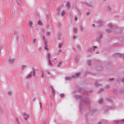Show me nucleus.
I'll list each match as a JSON object with an SVG mask.
<instances>
[{
	"label": "nucleus",
	"instance_id": "1",
	"mask_svg": "<svg viewBox=\"0 0 124 124\" xmlns=\"http://www.w3.org/2000/svg\"><path fill=\"white\" fill-rule=\"evenodd\" d=\"M63 45V43H62L61 42V43H59V46H58V47L59 48H60V49L59 50V52H61V48H62V46Z\"/></svg>",
	"mask_w": 124,
	"mask_h": 124
},
{
	"label": "nucleus",
	"instance_id": "2",
	"mask_svg": "<svg viewBox=\"0 0 124 124\" xmlns=\"http://www.w3.org/2000/svg\"><path fill=\"white\" fill-rule=\"evenodd\" d=\"M80 75V73H76L75 74H74V75L73 76V77H77Z\"/></svg>",
	"mask_w": 124,
	"mask_h": 124
},
{
	"label": "nucleus",
	"instance_id": "3",
	"mask_svg": "<svg viewBox=\"0 0 124 124\" xmlns=\"http://www.w3.org/2000/svg\"><path fill=\"white\" fill-rule=\"evenodd\" d=\"M24 116L25 118V120H26L28 117V116L26 113H24Z\"/></svg>",
	"mask_w": 124,
	"mask_h": 124
},
{
	"label": "nucleus",
	"instance_id": "4",
	"mask_svg": "<svg viewBox=\"0 0 124 124\" xmlns=\"http://www.w3.org/2000/svg\"><path fill=\"white\" fill-rule=\"evenodd\" d=\"M73 31L75 33L78 32L77 29L76 27H75L73 28Z\"/></svg>",
	"mask_w": 124,
	"mask_h": 124
},
{
	"label": "nucleus",
	"instance_id": "5",
	"mask_svg": "<svg viewBox=\"0 0 124 124\" xmlns=\"http://www.w3.org/2000/svg\"><path fill=\"white\" fill-rule=\"evenodd\" d=\"M9 62L11 63H12V62H13L15 61L14 59H9Z\"/></svg>",
	"mask_w": 124,
	"mask_h": 124
},
{
	"label": "nucleus",
	"instance_id": "6",
	"mask_svg": "<svg viewBox=\"0 0 124 124\" xmlns=\"http://www.w3.org/2000/svg\"><path fill=\"white\" fill-rule=\"evenodd\" d=\"M71 79V78L70 77H66L65 78V79L66 80H70Z\"/></svg>",
	"mask_w": 124,
	"mask_h": 124
},
{
	"label": "nucleus",
	"instance_id": "7",
	"mask_svg": "<svg viewBox=\"0 0 124 124\" xmlns=\"http://www.w3.org/2000/svg\"><path fill=\"white\" fill-rule=\"evenodd\" d=\"M67 6L68 8H70V4L69 2H68L67 3Z\"/></svg>",
	"mask_w": 124,
	"mask_h": 124
},
{
	"label": "nucleus",
	"instance_id": "8",
	"mask_svg": "<svg viewBox=\"0 0 124 124\" xmlns=\"http://www.w3.org/2000/svg\"><path fill=\"white\" fill-rule=\"evenodd\" d=\"M79 28L81 31H83L84 30V28L82 26L80 25Z\"/></svg>",
	"mask_w": 124,
	"mask_h": 124
},
{
	"label": "nucleus",
	"instance_id": "9",
	"mask_svg": "<svg viewBox=\"0 0 124 124\" xmlns=\"http://www.w3.org/2000/svg\"><path fill=\"white\" fill-rule=\"evenodd\" d=\"M32 24V22L31 21H30L29 22V26L31 27Z\"/></svg>",
	"mask_w": 124,
	"mask_h": 124
},
{
	"label": "nucleus",
	"instance_id": "10",
	"mask_svg": "<svg viewBox=\"0 0 124 124\" xmlns=\"http://www.w3.org/2000/svg\"><path fill=\"white\" fill-rule=\"evenodd\" d=\"M91 13L89 11H87L86 12V14L87 15H89Z\"/></svg>",
	"mask_w": 124,
	"mask_h": 124
},
{
	"label": "nucleus",
	"instance_id": "11",
	"mask_svg": "<svg viewBox=\"0 0 124 124\" xmlns=\"http://www.w3.org/2000/svg\"><path fill=\"white\" fill-rule=\"evenodd\" d=\"M41 72H42V76H41V77L42 78H44V73H43V72L42 70L41 71Z\"/></svg>",
	"mask_w": 124,
	"mask_h": 124
},
{
	"label": "nucleus",
	"instance_id": "12",
	"mask_svg": "<svg viewBox=\"0 0 124 124\" xmlns=\"http://www.w3.org/2000/svg\"><path fill=\"white\" fill-rule=\"evenodd\" d=\"M38 24L39 25H42V23L41 22L39 21H38Z\"/></svg>",
	"mask_w": 124,
	"mask_h": 124
},
{
	"label": "nucleus",
	"instance_id": "13",
	"mask_svg": "<svg viewBox=\"0 0 124 124\" xmlns=\"http://www.w3.org/2000/svg\"><path fill=\"white\" fill-rule=\"evenodd\" d=\"M65 13L64 11H62V12L61 13V15H63V16L64 15H65Z\"/></svg>",
	"mask_w": 124,
	"mask_h": 124
},
{
	"label": "nucleus",
	"instance_id": "14",
	"mask_svg": "<svg viewBox=\"0 0 124 124\" xmlns=\"http://www.w3.org/2000/svg\"><path fill=\"white\" fill-rule=\"evenodd\" d=\"M91 61H87V63L89 65H90L91 64Z\"/></svg>",
	"mask_w": 124,
	"mask_h": 124
},
{
	"label": "nucleus",
	"instance_id": "15",
	"mask_svg": "<svg viewBox=\"0 0 124 124\" xmlns=\"http://www.w3.org/2000/svg\"><path fill=\"white\" fill-rule=\"evenodd\" d=\"M62 62H60L59 64H58V66L59 67H60L61 66V65L62 64Z\"/></svg>",
	"mask_w": 124,
	"mask_h": 124
},
{
	"label": "nucleus",
	"instance_id": "16",
	"mask_svg": "<svg viewBox=\"0 0 124 124\" xmlns=\"http://www.w3.org/2000/svg\"><path fill=\"white\" fill-rule=\"evenodd\" d=\"M117 55H118V57H121L122 56V54H117Z\"/></svg>",
	"mask_w": 124,
	"mask_h": 124
},
{
	"label": "nucleus",
	"instance_id": "17",
	"mask_svg": "<svg viewBox=\"0 0 124 124\" xmlns=\"http://www.w3.org/2000/svg\"><path fill=\"white\" fill-rule=\"evenodd\" d=\"M102 101H103L102 99H101L99 101V103H102Z\"/></svg>",
	"mask_w": 124,
	"mask_h": 124
},
{
	"label": "nucleus",
	"instance_id": "18",
	"mask_svg": "<svg viewBox=\"0 0 124 124\" xmlns=\"http://www.w3.org/2000/svg\"><path fill=\"white\" fill-rule=\"evenodd\" d=\"M31 77V75H29L27 77V78H30Z\"/></svg>",
	"mask_w": 124,
	"mask_h": 124
},
{
	"label": "nucleus",
	"instance_id": "19",
	"mask_svg": "<svg viewBox=\"0 0 124 124\" xmlns=\"http://www.w3.org/2000/svg\"><path fill=\"white\" fill-rule=\"evenodd\" d=\"M52 92L53 94L54 95L56 93L55 92L54 90H53L52 91Z\"/></svg>",
	"mask_w": 124,
	"mask_h": 124
},
{
	"label": "nucleus",
	"instance_id": "20",
	"mask_svg": "<svg viewBox=\"0 0 124 124\" xmlns=\"http://www.w3.org/2000/svg\"><path fill=\"white\" fill-rule=\"evenodd\" d=\"M107 9L108 11H111V9L109 8L108 7L107 8Z\"/></svg>",
	"mask_w": 124,
	"mask_h": 124
},
{
	"label": "nucleus",
	"instance_id": "21",
	"mask_svg": "<svg viewBox=\"0 0 124 124\" xmlns=\"http://www.w3.org/2000/svg\"><path fill=\"white\" fill-rule=\"evenodd\" d=\"M102 34H100V39H101L102 38Z\"/></svg>",
	"mask_w": 124,
	"mask_h": 124
},
{
	"label": "nucleus",
	"instance_id": "22",
	"mask_svg": "<svg viewBox=\"0 0 124 124\" xmlns=\"http://www.w3.org/2000/svg\"><path fill=\"white\" fill-rule=\"evenodd\" d=\"M114 80V79L113 78H111L109 79V81H112V80Z\"/></svg>",
	"mask_w": 124,
	"mask_h": 124
},
{
	"label": "nucleus",
	"instance_id": "23",
	"mask_svg": "<svg viewBox=\"0 0 124 124\" xmlns=\"http://www.w3.org/2000/svg\"><path fill=\"white\" fill-rule=\"evenodd\" d=\"M36 39L35 38L33 39V43H34L36 41Z\"/></svg>",
	"mask_w": 124,
	"mask_h": 124
},
{
	"label": "nucleus",
	"instance_id": "24",
	"mask_svg": "<svg viewBox=\"0 0 124 124\" xmlns=\"http://www.w3.org/2000/svg\"><path fill=\"white\" fill-rule=\"evenodd\" d=\"M45 48L46 49L48 50V48L47 46L46 45H45Z\"/></svg>",
	"mask_w": 124,
	"mask_h": 124
},
{
	"label": "nucleus",
	"instance_id": "25",
	"mask_svg": "<svg viewBox=\"0 0 124 124\" xmlns=\"http://www.w3.org/2000/svg\"><path fill=\"white\" fill-rule=\"evenodd\" d=\"M8 94L9 95H11V92L10 91H9L8 92Z\"/></svg>",
	"mask_w": 124,
	"mask_h": 124
},
{
	"label": "nucleus",
	"instance_id": "26",
	"mask_svg": "<svg viewBox=\"0 0 124 124\" xmlns=\"http://www.w3.org/2000/svg\"><path fill=\"white\" fill-rule=\"evenodd\" d=\"M106 31L108 32H110L111 31L110 30H106Z\"/></svg>",
	"mask_w": 124,
	"mask_h": 124
},
{
	"label": "nucleus",
	"instance_id": "27",
	"mask_svg": "<svg viewBox=\"0 0 124 124\" xmlns=\"http://www.w3.org/2000/svg\"><path fill=\"white\" fill-rule=\"evenodd\" d=\"M50 55L48 53V58H50Z\"/></svg>",
	"mask_w": 124,
	"mask_h": 124
},
{
	"label": "nucleus",
	"instance_id": "28",
	"mask_svg": "<svg viewBox=\"0 0 124 124\" xmlns=\"http://www.w3.org/2000/svg\"><path fill=\"white\" fill-rule=\"evenodd\" d=\"M77 17L76 16H75V21H76L77 20Z\"/></svg>",
	"mask_w": 124,
	"mask_h": 124
},
{
	"label": "nucleus",
	"instance_id": "29",
	"mask_svg": "<svg viewBox=\"0 0 124 124\" xmlns=\"http://www.w3.org/2000/svg\"><path fill=\"white\" fill-rule=\"evenodd\" d=\"M24 67L23 66H22L21 67V69L22 70H23L24 69Z\"/></svg>",
	"mask_w": 124,
	"mask_h": 124
},
{
	"label": "nucleus",
	"instance_id": "30",
	"mask_svg": "<svg viewBox=\"0 0 124 124\" xmlns=\"http://www.w3.org/2000/svg\"><path fill=\"white\" fill-rule=\"evenodd\" d=\"M61 96L62 97H63L64 96V95L63 94H62L61 95Z\"/></svg>",
	"mask_w": 124,
	"mask_h": 124
},
{
	"label": "nucleus",
	"instance_id": "31",
	"mask_svg": "<svg viewBox=\"0 0 124 124\" xmlns=\"http://www.w3.org/2000/svg\"><path fill=\"white\" fill-rule=\"evenodd\" d=\"M76 35H74V36L73 37V39H75L76 38Z\"/></svg>",
	"mask_w": 124,
	"mask_h": 124
},
{
	"label": "nucleus",
	"instance_id": "32",
	"mask_svg": "<svg viewBox=\"0 0 124 124\" xmlns=\"http://www.w3.org/2000/svg\"><path fill=\"white\" fill-rule=\"evenodd\" d=\"M122 81L124 82V77L122 79Z\"/></svg>",
	"mask_w": 124,
	"mask_h": 124
},
{
	"label": "nucleus",
	"instance_id": "33",
	"mask_svg": "<svg viewBox=\"0 0 124 124\" xmlns=\"http://www.w3.org/2000/svg\"><path fill=\"white\" fill-rule=\"evenodd\" d=\"M97 47L96 46H94V47L93 48L94 49L96 48Z\"/></svg>",
	"mask_w": 124,
	"mask_h": 124
},
{
	"label": "nucleus",
	"instance_id": "34",
	"mask_svg": "<svg viewBox=\"0 0 124 124\" xmlns=\"http://www.w3.org/2000/svg\"><path fill=\"white\" fill-rule=\"evenodd\" d=\"M47 33L48 35H49V32H47Z\"/></svg>",
	"mask_w": 124,
	"mask_h": 124
},
{
	"label": "nucleus",
	"instance_id": "35",
	"mask_svg": "<svg viewBox=\"0 0 124 124\" xmlns=\"http://www.w3.org/2000/svg\"><path fill=\"white\" fill-rule=\"evenodd\" d=\"M92 26H95V24H93V25Z\"/></svg>",
	"mask_w": 124,
	"mask_h": 124
},
{
	"label": "nucleus",
	"instance_id": "36",
	"mask_svg": "<svg viewBox=\"0 0 124 124\" xmlns=\"http://www.w3.org/2000/svg\"><path fill=\"white\" fill-rule=\"evenodd\" d=\"M95 85H96V86H98V85H97L96 84H95Z\"/></svg>",
	"mask_w": 124,
	"mask_h": 124
},
{
	"label": "nucleus",
	"instance_id": "37",
	"mask_svg": "<svg viewBox=\"0 0 124 124\" xmlns=\"http://www.w3.org/2000/svg\"><path fill=\"white\" fill-rule=\"evenodd\" d=\"M98 124H101V123L100 122H99Z\"/></svg>",
	"mask_w": 124,
	"mask_h": 124
},
{
	"label": "nucleus",
	"instance_id": "38",
	"mask_svg": "<svg viewBox=\"0 0 124 124\" xmlns=\"http://www.w3.org/2000/svg\"><path fill=\"white\" fill-rule=\"evenodd\" d=\"M41 124H45V123H42Z\"/></svg>",
	"mask_w": 124,
	"mask_h": 124
},
{
	"label": "nucleus",
	"instance_id": "39",
	"mask_svg": "<svg viewBox=\"0 0 124 124\" xmlns=\"http://www.w3.org/2000/svg\"><path fill=\"white\" fill-rule=\"evenodd\" d=\"M123 121L124 122V120H123Z\"/></svg>",
	"mask_w": 124,
	"mask_h": 124
}]
</instances>
